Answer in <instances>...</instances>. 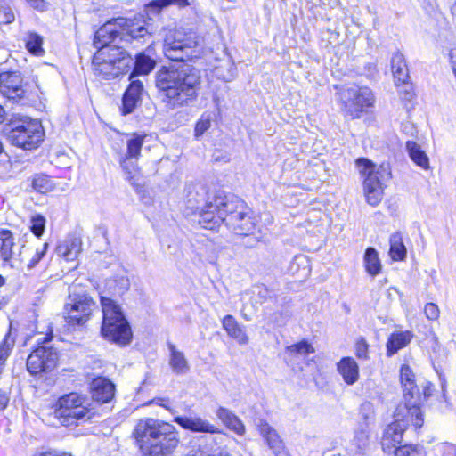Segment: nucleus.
<instances>
[{
    "label": "nucleus",
    "instance_id": "nucleus-42",
    "mask_svg": "<svg viewBox=\"0 0 456 456\" xmlns=\"http://www.w3.org/2000/svg\"><path fill=\"white\" fill-rule=\"evenodd\" d=\"M211 125V119L209 115H202L195 126V136L199 137L202 135Z\"/></svg>",
    "mask_w": 456,
    "mask_h": 456
},
{
    "label": "nucleus",
    "instance_id": "nucleus-43",
    "mask_svg": "<svg viewBox=\"0 0 456 456\" xmlns=\"http://www.w3.org/2000/svg\"><path fill=\"white\" fill-rule=\"evenodd\" d=\"M354 444L360 451H362L368 445L369 435L367 431L361 429L355 433L354 438Z\"/></svg>",
    "mask_w": 456,
    "mask_h": 456
},
{
    "label": "nucleus",
    "instance_id": "nucleus-61",
    "mask_svg": "<svg viewBox=\"0 0 456 456\" xmlns=\"http://www.w3.org/2000/svg\"><path fill=\"white\" fill-rule=\"evenodd\" d=\"M451 10H452V15L456 17V0H455V2L453 3V4L452 5Z\"/></svg>",
    "mask_w": 456,
    "mask_h": 456
},
{
    "label": "nucleus",
    "instance_id": "nucleus-24",
    "mask_svg": "<svg viewBox=\"0 0 456 456\" xmlns=\"http://www.w3.org/2000/svg\"><path fill=\"white\" fill-rule=\"evenodd\" d=\"M167 348L169 351L168 364L172 371L176 375H184L188 373L190 370V364L183 352L178 350L171 342H167Z\"/></svg>",
    "mask_w": 456,
    "mask_h": 456
},
{
    "label": "nucleus",
    "instance_id": "nucleus-7",
    "mask_svg": "<svg viewBox=\"0 0 456 456\" xmlns=\"http://www.w3.org/2000/svg\"><path fill=\"white\" fill-rule=\"evenodd\" d=\"M410 411L411 410L404 405L396 407L394 414L395 421L387 427L381 439V446L385 452L391 453L402 443L403 434L410 424L415 428L422 427L424 422L422 412L411 414Z\"/></svg>",
    "mask_w": 456,
    "mask_h": 456
},
{
    "label": "nucleus",
    "instance_id": "nucleus-15",
    "mask_svg": "<svg viewBox=\"0 0 456 456\" xmlns=\"http://www.w3.org/2000/svg\"><path fill=\"white\" fill-rule=\"evenodd\" d=\"M400 379L403 392L404 405L411 410V414L419 413L420 411L421 393L416 384L415 375L408 365H403L400 370Z\"/></svg>",
    "mask_w": 456,
    "mask_h": 456
},
{
    "label": "nucleus",
    "instance_id": "nucleus-25",
    "mask_svg": "<svg viewBox=\"0 0 456 456\" xmlns=\"http://www.w3.org/2000/svg\"><path fill=\"white\" fill-rule=\"evenodd\" d=\"M47 248V243L39 244L37 246L26 244L23 251V267L25 266L28 271L33 269L37 264L45 256Z\"/></svg>",
    "mask_w": 456,
    "mask_h": 456
},
{
    "label": "nucleus",
    "instance_id": "nucleus-1",
    "mask_svg": "<svg viewBox=\"0 0 456 456\" xmlns=\"http://www.w3.org/2000/svg\"><path fill=\"white\" fill-rule=\"evenodd\" d=\"M197 35L183 29L170 30L165 37V56L178 63L162 66L155 73V86L166 107L175 110L189 105L199 94L200 75L185 61L193 57Z\"/></svg>",
    "mask_w": 456,
    "mask_h": 456
},
{
    "label": "nucleus",
    "instance_id": "nucleus-60",
    "mask_svg": "<svg viewBox=\"0 0 456 456\" xmlns=\"http://www.w3.org/2000/svg\"><path fill=\"white\" fill-rule=\"evenodd\" d=\"M200 439L205 440V441L209 440L211 443H215L216 444V439L214 437L208 438L206 436H202Z\"/></svg>",
    "mask_w": 456,
    "mask_h": 456
},
{
    "label": "nucleus",
    "instance_id": "nucleus-4",
    "mask_svg": "<svg viewBox=\"0 0 456 456\" xmlns=\"http://www.w3.org/2000/svg\"><path fill=\"white\" fill-rule=\"evenodd\" d=\"M102 311V336L108 341L126 346L132 340V330L121 307L111 298L101 297Z\"/></svg>",
    "mask_w": 456,
    "mask_h": 456
},
{
    "label": "nucleus",
    "instance_id": "nucleus-28",
    "mask_svg": "<svg viewBox=\"0 0 456 456\" xmlns=\"http://www.w3.org/2000/svg\"><path fill=\"white\" fill-rule=\"evenodd\" d=\"M222 324L227 334L236 339L239 344L246 345L248 342V335L232 315H225Z\"/></svg>",
    "mask_w": 456,
    "mask_h": 456
},
{
    "label": "nucleus",
    "instance_id": "nucleus-58",
    "mask_svg": "<svg viewBox=\"0 0 456 456\" xmlns=\"http://www.w3.org/2000/svg\"><path fill=\"white\" fill-rule=\"evenodd\" d=\"M196 195H197V196H200V199H197L196 200H200L202 198L204 199V189H202V194H201V195H200V193H199V192H196ZM205 203H206V202H204V201H203V203H202V204H205ZM191 204H192V205H197V201H195V203L191 201Z\"/></svg>",
    "mask_w": 456,
    "mask_h": 456
},
{
    "label": "nucleus",
    "instance_id": "nucleus-2",
    "mask_svg": "<svg viewBox=\"0 0 456 456\" xmlns=\"http://www.w3.org/2000/svg\"><path fill=\"white\" fill-rule=\"evenodd\" d=\"M133 436L148 456H167L179 443L175 426L154 418L139 419L134 426Z\"/></svg>",
    "mask_w": 456,
    "mask_h": 456
},
{
    "label": "nucleus",
    "instance_id": "nucleus-50",
    "mask_svg": "<svg viewBox=\"0 0 456 456\" xmlns=\"http://www.w3.org/2000/svg\"><path fill=\"white\" fill-rule=\"evenodd\" d=\"M30 5L40 12H43L47 7V3L45 0H27Z\"/></svg>",
    "mask_w": 456,
    "mask_h": 456
},
{
    "label": "nucleus",
    "instance_id": "nucleus-30",
    "mask_svg": "<svg viewBox=\"0 0 456 456\" xmlns=\"http://www.w3.org/2000/svg\"><path fill=\"white\" fill-rule=\"evenodd\" d=\"M257 428L262 436L265 439L269 447L273 450V452H276L281 449V441L278 434L267 422L260 419L257 423Z\"/></svg>",
    "mask_w": 456,
    "mask_h": 456
},
{
    "label": "nucleus",
    "instance_id": "nucleus-33",
    "mask_svg": "<svg viewBox=\"0 0 456 456\" xmlns=\"http://www.w3.org/2000/svg\"><path fill=\"white\" fill-rule=\"evenodd\" d=\"M389 255L395 261H401L406 256V248L403 243L402 236L399 232H395L390 236Z\"/></svg>",
    "mask_w": 456,
    "mask_h": 456
},
{
    "label": "nucleus",
    "instance_id": "nucleus-23",
    "mask_svg": "<svg viewBox=\"0 0 456 456\" xmlns=\"http://www.w3.org/2000/svg\"><path fill=\"white\" fill-rule=\"evenodd\" d=\"M337 370L346 384L352 386L359 379V366L352 357H343L337 363Z\"/></svg>",
    "mask_w": 456,
    "mask_h": 456
},
{
    "label": "nucleus",
    "instance_id": "nucleus-29",
    "mask_svg": "<svg viewBox=\"0 0 456 456\" xmlns=\"http://www.w3.org/2000/svg\"><path fill=\"white\" fill-rule=\"evenodd\" d=\"M411 338L412 334L408 330L392 333L387 343V355L391 356L396 354L400 349L406 346Z\"/></svg>",
    "mask_w": 456,
    "mask_h": 456
},
{
    "label": "nucleus",
    "instance_id": "nucleus-18",
    "mask_svg": "<svg viewBox=\"0 0 456 456\" xmlns=\"http://www.w3.org/2000/svg\"><path fill=\"white\" fill-rule=\"evenodd\" d=\"M175 422L180 425L183 428L190 430L194 433H208V434H221L222 430L216 425L210 423L208 419L194 416H177L174 419Z\"/></svg>",
    "mask_w": 456,
    "mask_h": 456
},
{
    "label": "nucleus",
    "instance_id": "nucleus-40",
    "mask_svg": "<svg viewBox=\"0 0 456 456\" xmlns=\"http://www.w3.org/2000/svg\"><path fill=\"white\" fill-rule=\"evenodd\" d=\"M31 232L37 236L40 237L44 232L45 227V218L42 215H35L31 216L30 220Z\"/></svg>",
    "mask_w": 456,
    "mask_h": 456
},
{
    "label": "nucleus",
    "instance_id": "nucleus-19",
    "mask_svg": "<svg viewBox=\"0 0 456 456\" xmlns=\"http://www.w3.org/2000/svg\"><path fill=\"white\" fill-rule=\"evenodd\" d=\"M147 135L146 134H133L129 136V138L126 141V159L121 163L123 168L127 172L128 174V179H133L134 175H136V168L135 167H133L131 170L128 169L127 162L130 159H138L141 153V149L143 143V141Z\"/></svg>",
    "mask_w": 456,
    "mask_h": 456
},
{
    "label": "nucleus",
    "instance_id": "nucleus-21",
    "mask_svg": "<svg viewBox=\"0 0 456 456\" xmlns=\"http://www.w3.org/2000/svg\"><path fill=\"white\" fill-rule=\"evenodd\" d=\"M55 251L58 256L66 261H74L82 251V240L80 238L69 236L57 246Z\"/></svg>",
    "mask_w": 456,
    "mask_h": 456
},
{
    "label": "nucleus",
    "instance_id": "nucleus-53",
    "mask_svg": "<svg viewBox=\"0 0 456 456\" xmlns=\"http://www.w3.org/2000/svg\"><path fill=\"white\" fill-rule=\"evenodd\" d=\"M450 63L456 77V48L452 49L449 54Z\"/></svg>",
    "mask_w": 456,
    "mask_h": 456
},
{
    "label": "nucleus",
    "instance_id": "nucleus-5",
    "mask_svg": "<svg viewBox=\"0 0 456 456\" xmlns=\"http://www.w3.org/2000/svg\"><path fill=\"white\" fill-rule=\"evenodd\" d=\"M146 21L142 16L134 17V19L118 18L114 22H107L95 33L96 40L108 37L111 41L118 36L133 45L134 47H139L145 44L151 38V33L146 27Z\"/></svg>",
    "mask_w": 456,
    "mask_h": 456
},
{
    "label": "nucleus",
    "instance_id": "nucleus-59",
    "mask_svg": "<svg viewBox=\"0 0 456 456\" xmlns=\"http://www.w3.org/2000/svg\"><path fill=\"white\" fill-rule=\"evenodd\" d=\"M241 315L247 321L251 320V316L245 313V309L244 308L241 310Z\"/></svg>",
    "mask_w": 456,
    "mask_h": 456
},
{
    "label": "nucleus",
    "instance_id": "nucleus-54",
    "mask_svg": "<svg viewBox=\"0 0 456 456\" xmlns=\"http://www.w3.org/2000/svg\"><path fill=\"white\" fill-rule=\"evenodd\" d=\"M421 387L423 388V393L421 394V400H422L423 398H427V397L430 396V395H431L430 383L426 382V381L422 382Z\"/></svg>",
    "mask_w": 456,
    "mask_h": 456
},
{
    "label": "nucleus",
    "instance_id": "nucleus-44",
    "mask_svg": "<svg viewBox=\"0 0 456 456\" xmlns=\"http://www.w3.org/2000/svg\"><path fill=\"white\" fill-rule=\"evenodd\" d=\"M426 317L430 321H436L440 316V310L436 304L428 303L424 307Z\"/></svg>",
    "mask_w": 456,
    "mask_h": 456
},
{
    "label": "nucleus",
    "instance_id": "nucleus-26",
    "mask_svg": "<svg viewBox=\"0 0 456 456\" xmlns=\"http://www.w3.org/2000/svg\"><path fill=\"white\" fill-rule=\"evenodd\" d=\"M216 415L229 429L237 435L243 436L245 434L246 428L243 422L229 409L219 407L216 411Z\"/></svg>",
    "mask_w": 456,
    "mask_h": 456
},
{
    "label": "nucleus",
    "instance_id": "nucleus-46",
    "mask_svg": "<svg viewBox=\"0 0 456 456\" xmlns=\"http://www.w3.org/2000/svg\"><path fill=\"white\" fill-rule=\"evenodd\" d=\"M355 354L358 358L367 359L368 358V344L362 338L356 342Z\"/></svg>",
    "mask_w": 456,
    "mask_h": 456
},
{
    "label": "nucleus",
    "instance_id": "nucleus-41",
    "mask_svg": "<svg viewBox=\"0 0 456 456\" xmlns=\"http://www.w3.org/2000/svg\"><path fill=\"white\" fill-rule=\"evenodd\" d=\"M392 452L395 453V456H415L419 451L417 445L406 444L395 447Z\"/></svg>",
    "mask_w": 456,
    "mask_h": 456
},
{
    "label": "nucleus",
    "instance_id": "nucleus-17",
    "mask_svg": "<svg viewBox=\"0 0 456 456\" xmlns=\"http://www.w3.org/2000/svg\"><path fill=\"white\" fill-rule=\"evenodd\" d=\"M391 69L394 76L395 84L397 87L402 86L400 93H403L405 100H411L412 97V86L409 82V69L404 56L400 53H395L391 58Z\"/></svg>",
    "mask_w": 456,
    "mask_h": 456
},
{
    "label": "nucleus",
    "instance_id": "nucleus-12",
    "mask_svg": "<svg viewBox=\"0 0 456 456\" xmlns=\"http://www.w3.org/2000/svg\"><path fill=\"white\" fill-rule=\"evenodd\" d=\"M356 165L360 173L366 176L363 181V191L367 202L375 207L382 200L383 188L381 185L380 178L382 177L380 169L386 172V169L381 166L379 168L367 159H359Z\"/></svg>",
    "mask_w": 456,
    "mask_h": 456
},
{
    "label": "nucleus",
    "instance_id": "nucleus-57",
    "mask_svg": "<svg viewBox=\"0 0 456 456\" xmlns=\"http://www.w3.org/2000/svg\"><path fill=\"white\" fill-rule=\"evenodd\" d=\"M196 195H197V196H200V199H197L196 200H200L202 198L204 199V189H202V194H201V195H200V193H199V192H196ZM205 203H206V202H204V201H203V203H202V204H205ZM191 204H192V205H197V201H195V203L191 201Z\"/></svg>",
    "mask_w": 456,
    "mask_h": 456
},
{
    "label": "nucleus",
    "instance_id": "nucleus-3",
    "mask_svg": "<svg viewBox=\"0 0 456 456\" xmlns=\"http://www.w3.org/2000/svg\"><path fill=\"white\" fill-rule=\"evenodd\" d=\"M108 37L96 40L94 45L99 50L94 54L92 65L95 75L105 79H111L127 73L132 68L133 57L122 47L109 45Z\"/></svg>",
    "mask_w": 456,
    "mask_h": 456
},
{
    "label": "nucleus",
    "instance_id": "nucleus-9",
    "mask_svg": "<svg viewBox=\"0 0 456 456\" xmlns=\"http://www.w3.org/2000/svg\"><path fill=\"white\" fill-rule=\"evenodd\" d=\"M54 417L63 426L74 425L77 420L91 418L85 396L70 393L59 398L54 410Z\"/></svg>",
    "mask_w": 456,
    "mask_h": 456
},
{
    "label": "nucleus",
    "instance_id": "nucleus-48",
    "mask_svg": "<svg viewBox=\"0 0 456 456\" xmlns=\"http://www.w3.org/2000/svg\"><path fill=\"white\" fill-rule=\"evenodd\" d=\"M440 451H443L444 456H456V446L451 444H442L438 445Z\"/></svg>",
    "mask_w": 456,
    "mask_h": 456
},
{
    "label": "nucleus",
    "instance_id": "nucleus-6",
    "mask_svg": "<svg viewBox=\"0 0 456 456\" xmlns=\"http://www.w3.org/2000/svg\"><path fill=\"white\" fill-rule=\"evenodd\" d=\"M7 133L8 141L25 151L37 149L44 139V129L41 123L27 116L12 118Z\"/></svg>",
    "mask_w": 456,
    "mask_h": 456
},
{
    "label": "nucleus",
    "instance_id": "nucleus-10",
    "mask_svg": "<svg viewBox=\"0 0 456 456\" xmlns=\"http://www.w3.org/2000/svg\"><path fill=\"white\" fill-rule=\"evenodd\" d=\"M225 207L224 211L228 212L226 226L238 235L247 236L254 232L256 225V218L244 201L234 195H230Z\"/></svg>",
    "mask_w": 456,
    "mask_h": 456
},
{
    "label": "nucleus",
    "instance_id": "nucleus-8",
    "mask_svg": "<svg viewBox=\"0 0 456 456\" xmlns=\"http://www.w3.org/2000/svg\"><path fill=\"white\" fill-rule=\"evenodd\" d=\"M230 200V195H223L221 193L216 195L212 200H208L203 203V198L197 200V205L191 204V200H188V208L192 212H200L199 224L205 229L215 230L220 226L221 224H226L228 212L224 211L226 209V203Z\"/></svg>",
    "mask_w": 456,
    "mask_h": 456
},
{
    "label": "nucleus",
    "instance_id": "nucleus-22",
    "mask_svg": "<svg viewBox=\"0 0 456 456\" xmlns=\"http://www.w3.org/2000/svg\"><path fill=\"white\" fill-rule=\"evenodd\" d=\"M131 83L123 96V113L128 114L134 111L140 101L143 90L142 82L138 79H130Z\"/></svg>",
    "mask_w": 456,
    "mask_h": 456
},
{
    "label": "nucleus",
    "instance_id": "nucleus-47",
    "mask_svg": "<svg viewBox=\"0 0 456 456\" xmlns=\"http://www.w3.org/2000/svg\"><path fill=\"white\" fill-rule=\"evenodd\" d=\"M15 19L14 13L10 7H3L0 9V23L9 24Z\"/></svg>",
    "mask_w": 456,
    "mask_h": 456
},
{
    "label": "nucleus",
    "instance_id": "nucleus-55",
    "mask_svg": "<svg viewBox=\"0 0 456 456\" xmlns=\"http://www.w3.org/2000/svg\"><path fill=\"white\" fill-rule=\"evenodd\" d=\"M155 402H156L157 404H159L160 406H163L164 408H166L168 411H170L169 407L166 403L167 402V400H166L164 398H159V399H156Z\"/></svg>",
    "mask_w": 456,
    "mask_h": 456
},
{
    "label": "nucleus",
    "instance_id": "nucleus-13",
    "mask_svg": "<svg viewBox=\"0 0 456 456\" xmlns=\"http://www.w3.org/2000/svg\"><path fill=\"white\" fill-rule=\"evenodd\" d=\"M48 338H44L43 345L35 348L27 359V369L31 375L52 371L58 363V352L47 345Z\"/></svg>",
    "mask_w": 456,
    "mask_h": 456
},
{
    "label": "nucleus",
    "instance_id": "nucleus-45",
    "mask_svg": "<svg viewBox=\"0 0 456 456\" xmlns=\"http://www.w3.org/2000/svg\"><path fill=\"white\" fill-rule=\"evenodd\" d=\"M189 456H230L229 453L224 449L213 450L208 449L207 451H198Z\"/></svg>",
    "mask_w": 456,
    "mask_h": 456
},
{
    "label": "nucleus",
    "instance_id": "nucleus-51",
    "mask_svg": "<svg viewBox=\"0 0 456 456\" xmlns=\"http://www.w3.org/2000/svg\"><path fill=\"white\" fill-rule=\"evenodd\" d=\"M32 456H71L67 453H58L55 451L51 450H41L36 452Z\"/></svg>",
    "mask_w": 456,
    "mask_h": 456
},
{
    "label": "nucleus",
    "instance_id": "nucleus-31",
    "mask_svg": "<svg viewBox=\"0 0 456 456\" xmlns=\"http://www.w3.org/2000/svg\"><path fill=\"white\" fill-rule=\"evenodd\" d=\"M134 69L130 75V79L139 75H148L155 67L154 60L141 53L136 55L135 61L133 60Z\"/></svg>",
    "mask_w": 456,
    "mask_h": 456
},
{
    "label": "nucleus",
    "instance_id": "nucleus-49",
    "mask_svg": "<svg viewBox=\"0 0 456 456\" xmlns=\"http://www.w3.org/2000/svg\"><path fill=\"white\" fill-rule=\"evenodd\" d=\"M256 289L258 297L261 298L263 302L265 301L267 298L271 297V292L265 286H257Z\"/></svg>",
    "mask_w": 456,
    "mask_h": 456
},
{
    "label": "nucleus",
    "instance_id": "nucleus-56",
    "mask_svg": "<svg viewBox=\"0 0 456 456\" xmlns=\"http://www.w3.org/2000/svg\"><path fill=\"white\" fill-rule=\"evenodd\" d=\"M433 340H434V345H435L434 347H433V351L436 352V350L440 348V345L438 343V340H437L436 337H434Z\"/></svg>",
    "mask_w": 456,
    "mask_h": 456
},
{
    "label": "nucleus",
    "instance_id": "nucleus-63",
    "mask_svg": "<svg viewBox=\"0 0 456 456\" xmlns=\"http://www.w3.org/2000/svg\"><path fill=\"white\" fill-rule=\"evenodd\" d=\"M4 279L3 278V276H2V275H0V287H1L2 285H4Z\"/></svg>",
    "mask_w": 456,
    "mask_h": 456
},
{
    "label": "nucleus",
    "instance_id": "nucleus-16",
    "mask_svg": "<svg viewBox=\"0 0 456 456\" xmlns=\"http://www.w3.org/2000/svg\"><path fill=\"white\" fill-rule=\"evenodd\" d=\"M0 93L13 102H20L27 98L28 85L20 72L0 74Z\"/></svg>",
    "mask_w": 456,
    "mask_h": 456
},
{
    "label": "nucleus",
    "instance_id": "nucleus-20",
    "mask_svg": "<svg viewBox=\"0 0 456 456\" xmlns=\"http://www.w3.org/2000/svg\"><path fill=\"white\" fill-rule=\"evenodd\" d=\"M92 398L99 403H108L114 397L115 386L114 384L102 377L93 379L91 383Z\"/></svg>",
    "mask_w": 456,
    "mask_h": 456
},
{
    "label": "nucleus",
    "instance_id": "nucleus-35",
    "mask_svg": "<svg viewBox=\"0 0 456 456\" xmlns=\"http://www.w3.org/2000/svg\"><path fill=\"white\" fill-rule=\"evenodd\" d=\"M15 244L14 237L11 231H0V257L2 260L8 259Z\"/></svg>",
    "mask_w": 456,
    "mask_h": 456
},
{
    "label": "nucleus",
    "instance_id": "nucleus-36",
    "mask_svg": "<svg viewBox=\"0 0 456 456\" xmlns=\"http://www.w3.org/2000/svg\"><path fill=\"white\" fill-rule=\"evenodd\" d=\"M25 247L26 244H15L14 248L12 249V252L10 253L11 256L8 257V259L3 260L4 264L9 265L12 268L23 270V251Z\"/></svg>",
    "mask_w": 456,
    "mask_h": 456
},
{
    "label": "nucleus",
    "instance_id": "nucleus-34",
    "mask_svg": "<svg viewBox=\"0 0 456 456\" xmlns=\"http://www.w3.org/2000/svg\"><path fill=\"white\" fill-rule=\"evenodd\" d=\"M25 45L27 50L36 55V56H41L44 54L45 51L43 49V37L38 35L36 32L29 31L26 34V37L24 38Z\"/></svg>",
    "mask_w": 456,
    "mask_h": 456
},
{
    "label": "nucleus",
    "instance_id": "nucleus-11",
    "mask_svg": "<svg viewBox=\"0 0 456 456\" xmlns=\"http://www.w3.org/2000/svg\"><path fill=\"white\" fill-rule=\"evenodd\" d=\"M374 102V94L367 86H353L342 94V110L353 119L361 118Z\"/></svg>",
    "mask_w": 456,
    "mask_h": 456
},
{
    "label": "nucleus",
    "instance_id": "nucleus-62",
    "mask_svg": "<svg viewBox=\"0 0 456 456\" xmlns=\"http://www.w3.org/2000/svg\"><path fill=\"white\" fill-rule=\"evenodd\" d=\"M3 114H4V110H3L2 106H0V123H1V122L3 121V119H4V116H3Z\"/></svg>",
    "mask_w": 456,
    "mask_h": 456
},
{
    "label": "nucleus",
    "instance_id": "nucleus-39",
    "mask_svg": "<svg viewBox=\"0 0 456 456\" xmlns=\"http://www.w3.org/2000/svg\"><path fill=\"white\" fill-rule=\"evenodd\" d=\"M170 4H177L180 7H184L189 5V2L188 0H153L147 5V8L152 12H159L163 7Z\"/></svg>",
    "mask_w": 456,
    "mask_h": 456
},
{
    "label": "nucleus",
    "instance_id": "nucleus-32",
    "mask_svg": "<svg viewBox=\"0 0 456 456\" xmlns=\"http://www.w3.org/2000/svg\"><path fill=\"white\" fill-rule=\"evenodd\" d=\"M364 265L366 272L371 275L376 276L381 271V263L377 250L373 248H368L364 254Z\"/></svg>",
    "mask_w": 456,
    "mask_h": 456
},
{
    "label": "nucleus",
    "instance_id": "nucleus-37",
    "mask_svg": "<svg viewBox=\"0 0 456 456\" xmlns=\"http://www.w3.org/2000/svg\"><path fill=\"white\" fill-rule=\"evenodd\" d=\"M32 187L40 193H47L55 187L53 181L45 174H37L32 179Z\"/></svg>",
    "mask_w": 456,
    "mask_h": 456
},
{
    "label": "nucleus",
    "instance_id": "nucleus-27",
    "mask_svg": "<svg viewBox=\"0 0 456 456\" xmlns=\"http://www.w3.org/2000/svg\"><path fill=\"white\" fill-rule=\"evenodd\" d=\"M405 148L410 159L416 166L423 170L430 168L429 158L419 143L414 141H407Z\"/></svg>",
    "mask_w": 456,
    "mask_h": 456
},
{
    "label": "nucleus",
    "instance_id": "nucleus-38",
    "mask_svg": "<svg viewBox=\"0 0 456 456\" xmlns=\"http://www.w3.org/2000/svg\"><path fill=\"white\" fill-rule=\"evenodd\" d=\"M314 352L313 346L305 340L286 347V353L289 357H305Z\"/></svg>",
    "mask_w": 456,
    "mask_h": 456
},
{
    "label": "nucleus",
    "instance_id": "nucleus-14",
    "mask_svg": "<svg viewBox=\"0 0 456 456\" xmlns=\"http://www.w3.org/2000/svg\"><path fill=\"white\" fill-rule=\"evenodd\" d=\"M94 305L95 303L87 294L73 292L69 296L68 302L65 305L67 322L73 325L86 323L93 312Z\"/></svg>",
    "mask_w": 456,
    "mask_h": 456
},
{
    "label": "nucleus",
    "instance_id": "nucleus-52",
    "mask_svg": "<svg viewBox=\"0 0 456 456\" xmlns=\"http://www.w3.org/2000/svg\"><path fill=\"white\" fill-rule=\"evenodd\" d=\"M9 403V397L5 392L0 391V411H3L6 408Z\"/></svg>",
    "mask_w": 456,
    "mask_h": 456
}]
</instances>
